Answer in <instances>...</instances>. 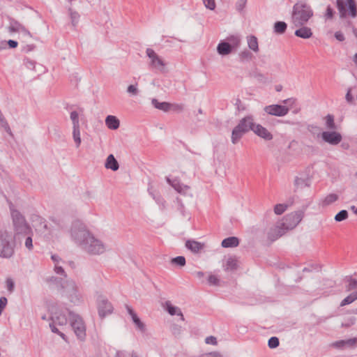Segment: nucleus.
Wrapping results in <instances>:
<instances>
[{"label":"nucleus","instance_id":"nucleus-42","mask_svg":"<svg viewBox=\"0 0 357 357\" xmlns=\"http://www.w3.org/2000/svg\"><path fill=\"white\" fill-rule=\"evenodd\" d=\"M289 205L286 204H278L274 207V212L276 215L282 214Z\"/></svg>","mask_w":357,"mask_h":357},{"label":"nucleus","instance_id":"nucleus-37","mask_svg":"<svg viewBox=\"0 0 357 357\" xmlns=\"http://www.w3.org/2000/svg\"><path fill=\"white\" fill-rule=\"evenodd\" d=\"M68 12L71 19V23L73 26H75L78 23L79 15L77 11L73 10L71 8H68Z\"/></svg>","mask_w":357,"mask_h":357},{"label":"nucleus","instance_id":"nucleus-36","mask_svg":"<svg viewBox=\"0 0 357 357\" xmlns=\"http://www.w3.org/2000/svg\"><path fill=\"white\" fill-rule=\"evenodd\" d=\"M226 41L229 43V45H231L234 50L239 46L241 40L237 36H230L227 38Z\"/></svg>","mask_w":357,"mask_h":357},{"label":"nucleus","instance_id":"nucleus-45","mask_svg":"<svg viewBox=\"0 0 357 357\" xmlns=\"http://www.w3.org/2000/svg\"><path fill=\"white\" fill-rule=\"evenodd\" d=\"M280 344V340L278 337L273 336L269 338L268 341V346L271 349H275Z\"/></svg>","mask_w":357,"mask_h":357},{"label":"nucleus","instance_id":"nucleus-57","mask_svg":"<svg viewBox=\"0 0 357 357\" xmlns=\"http://www.w3.org/2000/svg\"><path fill=\"white\" fill-rule=\"evenodd\" d=\"M346 347H353L357 343V338L353 337L348 340H344Z\"/></svg>","mask_w":357,"mask_h":357},{"label":"nucleus","instance_id":"nucleus-25","mask_svg":"<svg viewBox=\"0 0 357 357\" xmlns=\"http://www.w3.org/2000/svg\"><path fill=\"white\" fill-rule=\"evenodd\" d=\"M151 103L153 106L159 109L162 110L165 112H168L170 109H172V104L167 102H159L156 98H153L151 100Z\"/></svg>","mask_w":357,"mask_h":357},{"label":"nucleus","instance_id":"nucleus-60","mask_svg":"<svg viewBox=\"0 0 357 357\" xmlns=\"http://www.w3.org/2000/svg\"><path fill=\"white\" fill-rule=\"evenodd\" d=\"M345 98H346V100L347 101V102H349V104H354V97L351 95V88H349L347 89V93L345 96Z\"/></svg>","mask_w":357,"mask_h":357},{"label":"nucleus","instance_id":"nucleus-16","mask_svg":"<svg viewBox=\"0 0 357 357\" xmlns=\"http://www.w3.org/2000/svg\"><path fill=\"white\" fill-rule=\"evenodd\" d=\"M50 319L52 323L58 326H65L68 322L66 315L60 311L52 313Z\"/></svg>","mask_w":357,"mask_h":357},{"label":"nucleus","instance_id":"nucleus-35","mask_svg":"<svg viewBox=\"0 0 357 357\" xmlns=\"http://www.w3.org/2000/svg\"><path fill=\"white\" fill-rule=\"evenodd\" d=\"M73 139L76 144V147L78 148L81 144L79 126L73 127Z\"/></svg>","mask_w":357,"mask_h":357},{"label":"nucleus","instance_id":"nucleus-22","mask_svg":"<svg viewBox=\"0 0 357 357\" xmlns=\"http://www.w3.org/2000/svg\"><path fill=\"white\" fill-rule=\"evenodd\" d=\"M238 268V260L236 257H229L223 265V269L225 271H234Z\"/></svg>","mask_w":357,"mask_h":357},{"label":"nucleus","instance_id":"nucleus-51","mask_svg":"<svg viewBox=\"0 0 357 357\" xmlns=\"http://www.w3.org/2000/svg\"><path fill=\"white\" fill-rule=\"evenodd\" d=\"M6 288L8 291L13 292L15 289V282L11 278H7L6 281Z\"/></svg>","mask_w":357,"mask_h":357},{"label":"nucleus","instance_id":"nucleus-62","mask_svg":"<svg viewBox=\"0 0 357 357\" xmlns=\"http://www.w3.org/2000/svg\"><path fill=\"white\" fill-rule=\"evenodd\" d=\"M19 33H21L24 38L32 37L30 31L24 26H22Z\"/></svg>","mask_w":357,"mask_h":357},{"label":"nucleus","instance_id":"nucleus-20","mask_svg":"<svg viewBox=\"0 0 357 357\" xmlns=\"http://www.w3.org/2000/svg\"><path fill=\"white\" fill-rule=\"evenodd\" d=\"M300 28L296 29L294 32V35L298 38L303 39H308L312 36V31L310 27L301 26Z\"/></svg>","mask_w":357,"mask_h":357},{"label":"nucleus","instance_id":"nucleus-43","mask_svg":"<svg viewBox=\"0 0 357 357\" xmlns=\"http://www.w3.org/2000/svg\"><path fill=\"white\" fill-rule=\"evenodd\" d=\"M348 218V212L347 210H341L335 216V220L336 222L343 221Z\"/></svg>","mask_w":357,"mask_h":357},{"label":"nucleus","instance_id":"nucleus-46","mask_svg":"<svg viewBox=\"0 0 357 357\" xmlns=\"http://www.w3.org/2000/svg\"><path fill=\"white\" fill-rule=\"evenodd\" d=\"M252 76L261 83H265L268 80V78L264 75L257 71L254 72Z\"/></svg>","mask_w":357,"mask_h":357},{"label":"nucleus","instance_id":"nucleus-9","mask_svg":"<svg viewBox=\"0 0 357 357\" xmlns=\"http://www.w3.org/2000/svg\"><path fill=\"white\" fill-rule=\"evenodd\" d=\"M321 137L323 142L333 146L337 145L342 140V135L335 130L323 131L317 133V137Z\"/></svg>","mask_w":357,"mask_h":357},{"label":"nucleus","instance_id":"nucleus-53","mask_svg":"<svg viewBox=\"0 0 357 357\" xmlns=\"http://www.w3.org/2000/svg\"><path fill=\"white\" fill-rule=\"evenodd\" d=\"M205 6L209 10H214L215 8V0H203Z\"/></svg>","mask_w":357,"mask_h":357},{"label":"nucleus","instance_id":"nucleus-33","mask_svg":"<svg viewBox=\"0 0 357 357\" xmlns=\"http://www.w3.org/2000/svg\"><path fill=\"white\" fill-rule=\"evenodd\" d=\"M326 119V127L330 130H337V126L334 121V116L332 114H328L325 117Z\"/></svg>","mask_w":357,"mask_h":357},{"label":"nucleus","instance_id":"nucleus-61","mask_svg":"<svg viewBox=\"0 0 357 357\" xmlns=\"http://www.w3.org/2000/svg\"><path fill=\"white\" fill-rule=\"evenodd\" d=\"M333 346L337 349H344L346 347L344 340H338L333 343Z\"/></svg>","mask_w":357,"mask_h":357},{"label":"nucleus","instance_id":"nucleus-21","mask_svg":"<svg viewBox=\"0 0 357 357\" xmlns=\"http://www.w3.org/2000/svg\"><path fill=\"white\" fill-rule=\"evenodd\" d=\"M6 17L9 22V26H8V31L10 33L20 32L24 25L9 15H8Z\"/></svg>","mask_w":357,"mask_h":357},{"label":"nucleus","instance_id":"nucleus-17","mask_svg":"<svg viewBox=\"0 0 357 357\" xmlns=\"http://www.w3.org/2000/svg\"><path fill=\"white\" fill-rule=\"evenodd\" d=\"M185 247L192 252L197 254L204 248V244L195 240H187Z\"/></svg>","mask_w":357,"mask_h":357},{"label":"nucleus","instance_id":"nucleus-6","mask_svg":"<svg viewBox=\"0 0 357 357\" xmlns=\"http://www.w3.org/2000/svg\"><path fill=\"white\" fill-rule=\"evenodd\" d=\"M90 255H100L105 251L103 243L92 234L79 246Z\"/></svg>","mask_w":357,"mask_h":357},{"label":"nucleus","instance_id":"nucleus-10","mask_svg":"<svg viewBox=\"0 0 357 357\" xmlns=\"http://www.w3.org/2000/svg\"><path fill=\"white\" fill-rule=\"evenodd\" d=\"M98 315L101 319L105 318L107 315L110 314L113 312V306L112 303L104 296H99L97 301Z\"/></svg>","mask_w":357,"mask_h":357},{"label":"nucleus","instance_id":"nucleus-31","mask_svg":"<svg viewBox=\"0 0 357 357\" xmlns=\"http://www.w3.org/2000/svg\"><path fill=\"white\" fill-rule=\"evenodd\" d=\"M247 41L249 48L255 52L259 51L257 38L253 35L247 37Z\"/></svg>","mask_w":357,"mask_h":357},{"label":"nucleus","instance_id":"nucleus-52","mask_svg":"<svg viewBox=\"0 0 357 357\" xmlns=\"http://www.w3.org/2000/svg\"><path fill=\"white\" fill-rule=\"evenodd\" d=\"M247 3V0H238L236 3V10L241 12L245 8Z\"/></svg>","mask_w":357,"mask_h":357},{"label":"nucleus","instance_id":"nucleus-39","mask_svg":"<svg viewBox=\"0 0 357 357\" xmlns=\"http://www.w3.org/2000/svg\"><path fill=\"white\" fill-rule=\"evenodd\" d=\"M337 199H338V196L336 194H333V193L329 194L324 199L323 205L328 206V205L331 204L332 203L335 202V201H337Z\"/></svg>","mask_w":357,"mask_h":357},{"label":"nucleus","instance_id":"nucleus-34","mask_svg":"<svg viewBox=\"0 0 357 357\" xmlns=\"http://www.w3.org/2000/svg\"><path fill=\"white\" fill-rule=\"evenodd\" d=\"M357 300V291H355L350 294L349 296H347L346 298H344L340 303V306H345L349 304H351L354 301Z\"/></svg>","mask_w":357,"mask_h":357},{"label":"nucleus","instance_id":"nucleus-40","mask_svg":"<svg viewBox=\"0 0 357 357\" xmlns=\"http://www.w3.org/2000/svg\"><path fill=\"white\" fill-rule=\"evenodd\" d=\"M172 264L177 265L180 267H183L186 264L185 258L183 256H178L171 259Z\"/></svg>","mask_w":357,"mask_h":357},{"label":"nucleus","instance_id":"nucleus-54","mask_svg":"<svg viewBox=\"0 0 357 357\" xmlns=\"http://www.w3.org/2000/svg\"><path fill=\"white\" fill-rule=\"evenodd\" d=\"M24 63L28 69L33 70L35 68L36 62L29 59L24 60Z\"/></svg>","mask_w":357,"mask_h":357},{"label":"nucleus","instance_id":"nucleus-26","mask_svg":"<svg viewBox=\"0 0 357 357\" xmlns=\"http://www.w3.org/2000/svg\"><path fill=\"white\" fill-rule=\"evenodd\" d=\"M167 182L174 188V189L179 193H181L184 189H188V186L185 185L180 183V181L177 178L170 179L169 178H166Z\"/></svg>","mask_w":357,"mask_h":357},{"label":"nucleus","instance_id":"nucleus-44","mask_svg":"<svg viewBox=\"0 0 357 357\" xmlns=\"http://www.w3.org/2000/svg\"><path fill=\"white\" fill-rule=\"evenodd\" d=\"M151 66L158 69H162L165 66V63L158 56L151 61Z\"/></svg>","mask_w":357,"mask_h":357},{"label":"nucleus","instance_id":"nucleus-5","mask_svg":"<svg viewBox=\"0 0 357 357\" xmlns=\"http://www.w3.org/2000/svg\"><path fill=\"white\" fill-rule=\"evenodd\" d=\"M11 216L15 228V231L20 238V236L29 234L32 232L31 228L27 224L24 217L20 213V211L15 209H11Z\"/></svg>","mask_w":357,"mask_h":357},{"label":"nucleus","instance_id":"nucleus-29","mask_svg":"<svg viewBox=\"0 0 357 357\" xmlns=\"http://www.w3.org/2000/svg\"><path fill=\"white\" fill-rule=\"evenodd\" d=\"M63 278H60L54 276L47 278L45 281L49 284L50 288H55L57 290H60L62 286V281Z\"/></svg>","mask_w":357,"mask_h":357},{"label":"nucleus","instance_id":"nucleus-4","mask_svg":"<svg viewBox=\"0 0 357 357\" xmlns=\"http://www.w3.org/2000/svg\"><path fill=\"white\" fill-rule=\"evenodd\" d=\"M70 235L73 240L80 246L92 234L82 222L75 220L71 225Z\"/></svg>","mask_w":357,"mask_h":357},{"label":"nucleus","instance_id":"nucleus-32","mask_svg":"<svg viewBox=\"0 0 357 357\" xmlns=\"http://www.w3.org/2000/svg\"><path fill=\"white\" fill-rule=\"evenodd\" d=\"M294 185L296 189H303L305 187L310 185V181L308 178H303L296 177L294 180Z\"/></svg>","mask_w":357,"mask_h":357},{"label":"nucleus","instance_id":"nucleus-3","mask_svg":"<svg viewBox=\"0 0 357 357\" xmlns=\"http://www.w3.org/2000/svg\"><path fill=\"white\" fill-rule=\"evenodd\" d=\"M312 16L313 10L307 3L298 1L294 5L291 19L295 26L305 25Z\"/></svg>","mask_w":357,"mask_h":357},{"label":"nucleus","instance_id":"nucleus-56","mask_svg":"<svg viewBox=\"0 0 357 357\" xmlns=\"http://www.w3.org/2000/svg\"><path fill=\"white\" fill-rule=\"evenodd\" d=\"M127 92L132 95L136 96L138 94L139 91L136 85L130 84L127 88Z\"/></svg>","mask_w":357,"mask_h":357},{"label":"nucleus","instance_id":"nucleus-58","mask_svg":"<svg viewBox=\"0 0 357 357\" xmlns=\"http://www.w3.org/2000/svg\"><path fill=\"white\" fill-rule=\"evenodd\" d=\"M335 14L333 8L331 6H328L326 10V17L327 19H333Z\"/></svg>","mask_w":357,"mask_h":357},{"label":"nucleus","instance_id":"nucleus-59","mask_svg":"<svg viewBox=\"0 0 357 357\" xmlns=\"http://www.w3.org/2000/svg\"><path fill=\"white\" fill-rule=\"evenodd\" d=\"M54 271L56 274L63 275L65 278H67V275L66 274V272L62 266L55 265Z\"/></svg>","mask_w":357,"mask_h":357},{"label":"nucleus","instance_id":"nucleus-12","mask_svg":"<svg viewBox=\"0 0 357 357\" xmlns=\"http://www.w3.org/2000/svg\"><path fill=\"white\" fill-rule=\"evenodd\" d=\"M255 123L253 116L248 115L241 119L237 126L248 133L250 130L253 132Z\"/></svg>","mask_w":357,"mask_h":357},{"label":"nucleus","instance_id":"nucleus-48","mask_svg":"<svg viewBox=\"0 0 357 357\" xmlns=\"http://www.w3.org/2000/svg\"><path fill=\"white\" fill-rule=\"evenodd\" d=\"M70 119L73 122V127L79 126V114L76 111H73L70 113Z\"/></svg>","mask_w":357,"mask_h":357},{"label":"nucleus","instance_id":"nucleus-18","mask_svg":"<svg viewBox=\"0 0 357 357\" xmlns=\"http://www.w3.org/2000/svg\"><path fill=\"white\" fill-rule=\"evenodd\" d=\"M247 132L237 125L231 131V141L233 144H236Z\"/></svg>","mask_w":357,"mask_h":357},{"label":"nucleus","instance_id":"nucleus-19","mask_svg":"<svg viewBox=\"0 0 357 357\" xmlns=\"http://www.w3.org/2000/svg\"><path fill=\"white\" fill-rule=\"evenodd\" d=\"M233 51L231 45L226 40H221L217 46V52L220 55H227Z\"/></svg>","mask_w":357,"mask_h":357},{"label":"nucleus","instance_id":"nucleus-14","mask_svg":"<svg viewBox=\"0 0 357 357\" xmlns=\"http://www.w3.org/2000/svg\"><path fill=\"white\" fill-rule=\"evenodd\" d=\"M253 132L266 141H270L273 138V135L265 127L260 124L255 123Z\"/></svg>","mask_w":357,"mask_h":357},{"label":"nucleus","instance_id":"nucleus-8","mask_svg":"<svg viewBox=\"0 0 357 357\" xmlns=\"http://www.w3.org/2000/svg\"><path fill=\"white\" fill-rule=\"evenodd\" d=\"M70 325L77 337L80 341H84L86 338V326L85 324L78 314L69 312Z\"/></svg>","mask_w":357,"mask_h":357},{"label":"nucleus","instance_id":"nucleus-49","mask_svg":"<svg viewBox=\"0 0 357 357\" xmlns=\"http://www.w3.org/2000/svg\"><path fill=\"white\" fill-rule=\"evenodd\" d=\"M241 61H249L252 57V54L248 50H244L239 54Z\"/></svg>","mask_w":357,"mask_h":357},{"label":"nucleus","instance_id":"nucleus-11","mask_svg":"<svg viewBox=\"0 0 357 357\" xmlns=\"http://www.w3.org/2000/svg\"><path fill=\"white\" fill-rule=\"evenodd\" d=\"M264 110L268 114L281 117L287 114L289 109V107L284 105L274 104L266 106L264 108Z\"/></svg>","mask_w":357,"mask_h":357},{"label":"nucleus","instance_id":"nucleus-2","mask_svg":"<svg viewBox=\"0 0 357 357\" xmlns=\"http://www.w3.org/2000/svg\"><path fill=\"white\" fill-rule=\"evenodd\" d=\"M20 240L11 231L0 229V257L10 259L15 254L16 241Z\"/></svg>","mask_w":357,"mask_h":357},{"label":"nucleus","instance_id":"nucleus-7","mask_svg":"<svg viewBox=\"0 0 357 357\" xmlns=\"http://www.w3.org/2000/svg\"><path fill=\"white\" fill-rule=\"evenodd\" d=\"M336 6L341 18L346 17L347 10L351 17H355L357 15L355 0H336Z\"/></svg>","mask_w":357,"mask_h":357},{"label":"nucleus","instance_id":"nucleus-41","mask_svg":"<svg viewBox=\"0 0 357 357\" xmlns=\"http://www.w3.org/2000/svg\"><path fill=\"white\" fill-rule=\"evenodd\" d=\"M31 234L32 232L29 234L20 236V240H19L20 241L22 238L25 237L24 245L29 250H31L33 249V240L31 236Z\"/></svg>","mask_w":357,"mask_h":357},{"label":"nucleus","instance_id":"nucleus-23","mask_svg":"<svg viewBox=\"0 0 357 357\" xmlns=\"http://www.w3.org/2000/svg\"><path fill=\"white\" fill-rule=\"evenodd\" d=\"M165 308H166V310L168 312V313L170 315H175V314H176L178 316H180L181 317V319L182 321H184L185 319H184L183 314L181 310H180V308H178L176 306H174V305H172L170 301H167L165 303Z\"/></svg>","mask_w":357,"mask_h":357},{"label":"nucleus","instance_id":"nucleus-47","mask_svg":"<svg viewBox=\"0 0 357 357\" xmlns=\"http://www.w3.org/2000/svg\"><path fill=\"white\" fill-rule=\"evenodd\" d=\"M0 126L3 128V129L5 130V131L8 133L10 135H13V133H12V131H11V129L7 122V121L6 120V119L4 118V116L1 119H0Z\"/></svg>","mask_w":357,"mask_h":357},{"label":"nucleus","instance_id":"nucleus-27","mask_svg":"<svg viewBox=\"0 0 357 357\" xmlns=\"http://www.w3.org/2000/svg\"><path fill=\"white\" fill-rule=\"evenodd\" d=\"M105 166L107 169H112V171H116L119 168V162L112 154L107 156Z\"/></svg>","mask_w":357,"mask_h":357},{"label":"nucleus","instance_id":"nucleus-30","mask_svg":"<svg viewBox=\"0 0 357 357\" xmlns=\"http://www.w3.org/2000/svg\"><path fill=\"white\" fill-rule=\"evenodd\" d=\"M287 29V24L283 21H277L273 24V32L278 35L284 33Z\"/></svg>","mask_w":357,"mask_h":357},{"label":"nucleus","instance_id":"nucleus-13","mask_svg":"<svg viewBox=\"0 0 357 357\" xmlns=\"http://www.w3.org/2000/svg\"><path fill=\"white\" fill-rule=\"evenodd\" d=\"M126 308L127 310L128 313L130 315L132 322L136 326V328L140 331L141 332H144L146 331L145 324L141 321L139 317L137 316L136 312L133 310V309L129 306L128 305H126Z\"/></svg>","mask_w":357,"mask_h":357},{"label":"nucleus","instance_id":"nucleus-28","mask_svg":"<svg viewBox=\"0 0 357 357\" xmlns=\"http://www.w3.org/2000/svg\"><path fill=\"white\" fill-rule=\"evenodd\" d=\"M239 245V239L236 236L227 237L222 240L221 245L223 248H235Z\"/></svg>","mask_w":357,"mask_h":357},{"label":"nucleus","instance_id":"nucleus-24","mask_svg":"<svg viewBox=\"0 0 357 357\" xmlns=\"http://www.w3.org/2000/svg\"><path fill=\"white\" fill-rule=\"evenodd\" d=\"M105 124L111 130H116L119 128L120 121L115 116L108 115L105 119Z\"/></svg>","mask_w":357,"mask_h":357},{"label":"nucleus","instance_id":"nucleus-38","mask_svg":"<svg viewBox=\"0 0 357 357\" xmlns=\"http://www.w3.org/2000/svg\"><path fill=\"white\" fill-rule=\"evenodd\" d=\"M347 281L349 282L346 286V291H350L351 290L357 289V280L352 278L351 277H347Z\"/></svg>","mask_w":357,"mask_h":357},{"label":"nucleus","instance_id":"nucleus-15","mask_svg":"<svg viewBox=\"0 0 357 357\" xmlns=\"http://www.w3.org/2000/svg\"><path fill=\"white\" fill-rule=\"evenodd\" d=\"M60 290H63L66 294L72 295L77 291V286L73 280L65 278L63 279Z\"/></svg>","mask_w":357,"mask_h":357},{"label":"nucleus","instance_id":"nucleus-64","mask_svg":"<svg viewBox=\"0 0 357 357\" xmlns=\"http://www.w3.org/2000/svg\"><path fill=\"white\" fill-rule=\"evenodd\" d=\"M146 52L147 56L151 59V61L158 56L155 51L151 48H147Z\"/></svg>","mask_w":357,"mask_h":357},{"label":"nucleus","instance_id":"nucleus-55","mask_svg":"<svg viewBox=\"0 0 357 357\" xmlns=\"http://www.w3.org/2000/svg\"><path fill=\"white\" fill-rule=\"evenodd\" d=\"M8 303V299L5 296L0 297V316Z\"/></svg>","mask_w":357,"mask_h":357},{"label":"nucleus","instance_id":"nucleus-1","mask_svg":"<svg viewBox=\"0 0 357 357\" xmlns=\"http://www.w3.org/2000/svg\"><path fill=\"white\" fill-rule=\"evenodd\" d=\"M307 207V206H305L302 210L286 215L281 221L276 223L274 227L271 228L268 232V238L271 241H275L287 231L295 228L302 220Z\"/></svg>","mask_w":357,"mask_h":357},{"label":"nucleus","instance_id":"nucleus-50","mask_svg":"<svg viewBox=\"0 0 357 357\" xmlns=\"http://www.w3.org/2000/svg\"><path fill=\"white\" fill-rule=\"evenodd\" d=\"M208 282L211 285H219L220 280L214 275H210L208 278Z\"/></svg>","mask_w":357,"mask_h":357},{"label":"nucleus","instance_id":"nucleus-63","mask_svg":"<svg viewBox=\"0 0 357 357\" xmlns=\"http://www.w3.org/2000/svg\"><path fill=\"white\" fill-rule=\"evenodd\" d=\"M171 331L174 335H179L181 332V327L177 324L171 326Z\"/></svg>","mask_w":357,"mask_h":357}]
</instances>
